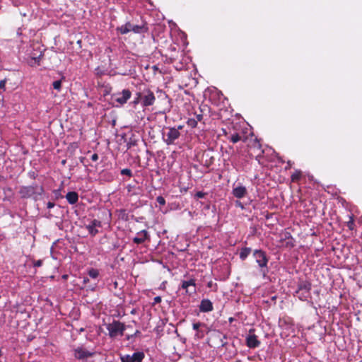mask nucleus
<instances>
[{
    "instance_id": "obj_35",
    "label": "nucleus",
    "mask_w": 362,
    "mask_h": 362,
    "mask_svg": "<svg viewBox=\"0 0 362 362\" xmlns=\"http://www.w3.org/2000/svg\"><path fill=\"white\" fill-rule=\"evenodd\" d=\"M236 206H240L241 208H243V206L241 204V202H238V201L236 202Z\"/></svg>"
},
{
    "instance_id": "obj_38",
    "label": "nucleus",
    "mask_w": 362,
    "mask_h": 362,
    "mask_svg": "<svg viewBox=\"0 0 362 362\" xmlns=\"http://www.w3.org/2000/svg\"><path fill=\"white\" fill-rule=\"evenodd\" d=\"M1 93V90L0 89V93Z\"/></svg>"
},
{
    "instance_id": "obj_37",
    "label": "nucleus",
    "mask_w": 362,
    "mask_h": 362,
    "mask_svg": "<svg viewBox=\"0 0 362 362\" xmlns=\"http://www.w3.org/2000/svg\"><path fill=\"white\" fill-rule=\"evenodd\" d=\"M88 281V279H87L86 278L83 279L84 283H86Z\"/></svg>"
},
{
    "instance_id": "obj_4",
    "label": "nucleus",
    "mask_w": 362,
    "mask_h": 362,
    "mask_svg": "<svg viewBox=\"0 0 362 362\" xmlns=\"http://www.w3.org/2000/svg\"><path fill=\"white\" fill-rule=\"evenodd\" d=\"M253 256L255 258L256 262L261 268L262 273L264 276L267 272V266L268 262V259L267 258L265 252L262 250H257L254 252Z\"/></svg>"
},
{
    "instance_id": "obj_13",
    "label": "nucleus",
    "mask_w": 362,
    "mask_h": 362,
    "mask_svg": "<svg viewBox=\"0 0 362 362\" xmlns=\"http://www.w3.org/2000/svg\"><path fill=\"white\" fill-rule=\"evenodd\" d=\"M93 353L83 349V348H77L74 350V356L78 359H84L93 356Z\"/></svg>"
},
{
    "instance_id": "obj_27",
    "label": "nucleus",
    "mask_w": 362,
    "mask_h": 362,
    "mask_svg": "<svg viewBox=\"0 0 362 362\" xmlns=\"http://www.w3.org/2000/svg\"><path fill=\"white\" fill-rule=\"evenodd\" d=\"M6 79H4V80L0 81V89H1L2 91H4V90H5V85H6Z\"/></svg>"
},
{
    "instance_id": "obj_28",
    "label": "nucleus",
    "mask_w": 362,
    "mask_h": 362,
    "mask_svg": "<svg viewBox=\"0 0 362 362\" xmlns=\"http://www.w3.org/2000/svg\"><path fill=\"white\" fill-rule=\"evenodd\" d=\"M194 118L197 122H201L203 119V115L202 114L195 115Z\"/></svg>"
},
{
    "instance_id": "obj_25",
    "label": "nucleus",
    "mask_w": 362,
    "mask_h": 362,
    "mask_svg": "<svg viewBox=\"0 0 362 362\" xmlns=\"http://www.w3.org/2000/svg\"><path fill=\"white\" fill-rule=\"evenodd\" d=\"M156 201L157 202L160 204V205H165V199L161 197V196H158L157 198H156Z\"/></svg>"
},
{
    "instance_id": "obj_3",
    "label": "nucleus",
    "mask_w": 362,
    "mask_h": 362,
    "mask_svg": "<svg viewBox=\"0 0 362 362\" xmlns=\"http://www.w3.org/2000/svg\"><path fill=\"white\" fill-rule=\"evenodd\" d=\"M107 329L109 332L110 337L114 338L123 335L125 330V325L119 321L115 320L107 325Z\"/></svg>"
},
{
    "instance_id": "obj_29",
    "label": "nucleus",
    "mask_w": 362,
    "mask_h": 362,
    "mask_svg": "<svg viewBox=\"0 0 362 362\" xmlns=\"http://www.w3.org/2000/svg\"><path fill=\"white\" fill-rule=\"evenodd\" d=\"M42 264V261L41 259H39V260H37V261H35L33 262V266L35 267H41Z\"/></svg>"
},
{
    "instance_id": "obj_30",
    "label": "nucleus",
    "mask_w": 362,
    "mask_h": 362,
    "mask_svg": "<svg viewBox=\"0 0 362 362\" xmlns=\"http://www.w3.org/2000/svg\"><path fill=\"white\" fill-rule=\"evenodd\" d=\"M205 196V193L202 192H197L195 194V197L198 199H201V198H203Z\"/></svg>"
},
{
    "instance_id": "obj_10",
    "label": "nucleus",
    "mask_w": 362,
    "mask_h": 362,
    "mask_svg": "<svg viewBox=\"0 0 362 362\" xmlns=\"http://www.w3.org/2000/svg\"><path fill=\"white\" fill-rule=\"evenodd\" d=\"M182 288L185 289L186 293L192 294L196 292V284L194 279L183 281L181 285Z\"/></svg>"
},
{
    "instance_id": "obj_2",
    "label": "nucleus",
    "mask_w": 362,
    "mask_h": 362,
    "mask_svg": "<svg viewBox=\"0 0 362 362\" xmlns=\"http://www.w3.org/2000/svg\"><path fill=\"white\" fill-rule=\"evenodd\" d=\"M182 129V126L180 125L176 127H165L163 129L162 138L163 141L167 145H172L175 144V141L177 140L180 136V129Z\"/></svg>"
},
{
    "instance_id": "obj_17",
    "label": "nucleus",
    "mask_w": 362,
    "mask_h": 362,
    "mask_svg": "<svg viewBox=\"0 0 362 362\" xmlns=\"http://www.w3.org/2000/svg\"><path fill=\"white\" fill-rule=\"evenodd\" d=\"M66 199L70 204H75L78 200V195L76 192H69L66 194Z\"/></svg>"
},
{
    "instance_id": "obj_34",
    "label": "nucleus",
    "mask_w": 362,
    "mask_h": 362,
    "mask_svg": "<svg viewBox=\"0 0 362 362\" xmlns=\"http://www.w3.org/2000/svg\"><path fill=\"white\" fill-rule=\"evenodd\" d=\"M54 206V204L53 202H48L47 204V207L48 209H52Z\"/></svg>"
},
{
    "instance_id": "obj_12",
    "label": "nucleus",
    "mask_w": 362,
    "mask_h": 362,
    "mask_svg": "<svg viewBox=\"0 0 362 362\" xmlns=\"http://www.w3.org/2000/svg\"><path fill=\"white\" fill-rule=\"evenodd\" d=\"M232 194L235 197L242 199L247 195V189L243 185H238L233 189Z\"/></svg>"
},
{
    "instance_id": "obj_5",
    "label": "nucleus",
    "mask_w": 362,
    "mask_h": 362,
    "mask_svg": "<svg viewBox=\"0 0 362 362\" xmlns=\"http://www.w3.org/2000/svg\"><path fill=\"white\" fill-rule=\"evenodd\" d=\"M311 288V285L309 282L302 281L298 285V289L296 291L298 298L302 300H307L310 293V290Z\"/></svg>"
},
{
    "instance_id": "obj_21",
    "label": "nucleus",
    "mask_w": 362,
    "mask_h": 362,
    "mask_svg": "<svg viewBox=\"0 0 362 362\" xmlns=\"http://www.w3.org/2000/svg\"><path fill=\"white\" fill-rule=\"evenodd\" d=\"M197 123L194 117L188 119L187 122V125L192 128H195L197 126Z\"/></svg>"
},
{
    "instance_id": "obj_7",
    "label": "nucleus",
    "mask_w": 362,
    "mask_h": 362,
    "mask_svg": "<svg viewBox=\"0 0 362 362\" xmlns=\"http://www.w3.org/2000/svg\"><path fill=\"white\" fill-rule=\"evenodd\" d=\"M118 30L122 34H127L130 31H133L135 33H140L144 32V27L133 25L130 23H127L126 24L118 28Z\"/></svg>"
},
{
    "instance_id": "obj_39",
    "label": "nucleus",
    "mask_w": 362,
    "mask_h": 362,
    "mask_svg": "<svg viewBox=\"0 0 362 362\" xmlns=\"http://www.w3.org/2000/svg\"><path fill=\"white\" fill-rule=\"evenodd\" d=\"M359 362H362V361H359Z\"/></svg>"
},
{
    "instance_id": "obj_11",
    "label": "nucleus",
    "mask_w": 362,
    "mask_h": 362,
    "mask_svg": "<svg viewBox=\"0 0 362 362\" xmlns=\"http://www.w3.org/2000/svg\"><path fill=\"white\" fill-rule=\"evenodd\" d=\"M149 237L148 231L142 230L136 233V235L133 238V242L136 244H141L148 240Z\"/></svg>"
},
{
    "instance_id": "obj_20",
    "label": "nucleus",
    "mask_w": 362,
    "mask_h": 362,
    "mask_svg": "<svg viewBox=\"0 0 362 362\" xmlns=\"http://www.w3.org/2000/svg\"><path fill=\"white\" fill-rule=\"evenodd\" d=\"M300 177H301V172L296 170L294 173L292 174L291 180L293 182H296L300 180Z\"/></svg>"
},
{
    "instance_id": "obj_36",
    "label": "nucleus",
    "mask_w": 362,
    "mask_h": 362,
    "mask_svg": "<svg viewBox=\"0 0 362 362\" xmlns=\"http://www.w3.org/2000/svg\"><path fill=\"white\" fill-rule=\"evenodd\" d=\"M41 56L42 55L40 54V55H39L38 57H33V59L36 60L37 59H39L41 57Z\"/></svg>"
},
{
    "instance_id": "obj_18",
    "label": "nucleus",
    "mask_w": 362,
    "mask_h": 362,
    "mask_svg": "<svg viewBox=\"0 0 362 362\" xmlns=\"http://www.w3.org/2000/svg\"><path fill=\"white\" fill-rule=\"evenodd\" d=\"M251 249L249 247L243 248L240 252V257L241 259H245L247 256L250 254Z\"/></svg>"
},
{
    "instance_id": "obj_14",
    "label": "nucleus",
    "mask_w": 362,
    "mask_h": 362,
    "mask_svg": "<svg viewBox=\"0 0 362 362\" xmlns=\"http://www.w3.org/2000/svg\"><path fill=\"white\" fill-rule=\"evenodd\" d=\"M213 304L209 299H203L199 305V310L203 313H207L213 310Z\"/></svg>"
},
{
    "instance_id": "obj_31",
    "label": "nucleus",
    "mask_w": 362,
    "mask_h": 362,
    "mask_svg": "<svg viewBox=\"0 0 362 362\" xmlns=\"http://www.w3.org/2000/svg\"><path fill=\"white\" fill-rule=\"evenodd\" d=\"M201 325H202V323H200V322H197V323H194V324L192 325V327H193V329H194V330H197H197L199 329V328L200 327V326H201Z\"/></svg>"
},
{
    "instance_id": "obj_15",
    "label": "nucleus",
    "mask_w": 362,
    "mask_h": 362,
    "mask_svg": "<svg viewBox=\"0 0 362 362\" xmlns=\"http://www.w3.org/2000/svg\"><path fill=\"white\" fill-rule=\"evenodd\" d=\"M100 226V222L97 220H93L91 221V223L88 225H87L86 227L87 230H88L89 233L94 236L96 235L98 232L97 228Z\"/></svg>"
},
{
    "instance_id": "obj_23",
    "label": "nucleus",
    "mask_w": 362,
    "mask_h": 362,
    "mask_svg": "<svg viewBox=\"0 0 362 362\" xmlns=\"http://www.w3.org/2000/svg\"><path fill=\"white\" fill-rule=\"evenodd\" d=\"M241 137L238 134H234L231 135L230 136V141H232L233 144L237 143L240 140Z\"/></svg>"
},
{
    "instance_id": "obj_8",
    "label": "nucleus",
    "mask_w": 362,
    "mask_h": 362,
    "mask_svg": "<svg viewBox=\"0 0 362 362\" xmlns=\"http://www.w3.org/2000/svg\"><path fill=\"white\" fill-rule=\"evenodd\" d=\"M144 358V354L141 351L134 352L132 355H124L120 357L122 362H141Z\"/></svg>"
},
{
    "instance_id": "obj_26",
    "label": "nucleus",
    "mask_w": 362,
    "mask_h": 362,
    "mask_svg": "<svg viewBox=\"0 0 362 362\" xmlns=\"http://www.w3.org/2000/svg\"><path fill=\"white\" fill-rule=\"evenodd\" d=\"M354 226V222L352 218L347 222V226L350 230H353Z\"/></svg>"
},
{
    "instance_id": "obj_32",
    "label": "nucleus",
    "mask_w": 362,
    "mask_h": 362,
    "mask_svg": "<svg viewBox=\"0 0 362 362\" xmlns=\"http://www.w3.org/2000/svg\"><path fill=\"white\" fill-rule=\"evenodd\" d=\"M98 159V155L97 153H93L92 156H91V160L93 161H96Z\"/></svg>"
},
{
    "instance_id": "obj_24",
    "label": "nucleus",
    "mask_w": 362,
    "mask_h": 362,
    "mask_svg": "<svg viewBox=\"0 0 362 362\" xmlns=\"http://www.w3.org/2000/svg\"><path fill=\"white\" fill-rule=\"evenodd\" d=\"M121 174L130 177V176H132V171L129 169L125 168V169L122 170Z\"/></svg>"
},
{
    "instance_id": "obj_22",
    "label": "nucleus",
    "mask_w": 362,
    "mask_h": 362,
    "mask_svg": "<svg viewBox=\"0 0 362 362\" xmlns=\"http://www.w3.org/2000/svg\"><path fill=\"white\" fill-rule=\"evenodd\" d=\"M52 86L55 90L59 91L62 87V81L60 80L55 81L53 82Z\"/></svg>"
},
{
    "instance_id": "obj_33",
    "label": "nucleus",
    "mask_w": 362,
    "mask_h": 362,
    "mask_svg": "<svg viewBox=\"0 0 362 362\" xmlns=\"http://www.w3.org/2000/svg\"><path fill=\"white\" fill-rule=\"evenodd\" d=\"M161 301V298L160 296H156L154 298V303H158Z\"/></svg>"
},
{
    "instance_id": "obj_16",
    "label": "nucleus",
    "mask_w": 362,
    "mask_h": 362,
    "mask_svg": "<svg viewBox=\"0 0 362 362\" xmlns=\"http://www.w3.org/2000/svg\"><path fill=\"white\" fill-rule=\"evenodd\" d=\"M259 344H260V342L257 339V337L256 335H255V334L249 335L247 337V345L248 347L256 348V347L259 346Z\"/></svg>"
},
{
    "instance_id": "obj_6",
    "label": "nucleus",
    "mask_w": 362,
    "mask_h": 362,
    "mask_svg": "<svg viewBox=\"0 0 362 362\" xmlns=\"http://www.w3.org/2000/svg\"><path fill=\"white\" fill-rule=\"evenodd\" d=\"M140 97L142 105L144 107L152 105L156 100L153 93L150 90H144Z\"/></svg>"
},
{
    "instance_id": "obj_9",
    "label": "nucleus",
    "mask_w": 362,
    "mask_h": 362,
    "mask_svg": "<svg viewBox=\"0 0 362 362\" xmlns=\"http://www.w3.org/2000/svg\"><path fill=\"white\" fill-rule=\"evenodd\" d=\"M131 95L132 93L129 90L124 89L121 93H115L114 95V99L120 105H124L131 98Z\"/></svg>"
},
{
    "instance_id": "obj_1",
    "label": "nucleus",
    "mask_w": 362,
    "mask_h": 362,
    "mask_svg": "<svg viewBox=\"0 0 362 362\" xmlns=\"http://www.w3.org/2000/svg\"><path fill=\"white\" fill-rule=\"evenodd\" d=\"M43 192V187L37 185L22 186L19 189V194L22 198L32 197L35 200L40 199Z\"/></svg>"
},
{
    "instance_id": "obj_19",
    "label": "nucleus",
    "mask_w": 362,
    "mask_h": 362,
    "mask_svg": "<svg viewBox=\"0 0 362 362\" xmlns=\"http://www.w3.org/2000/svg\"><path fill=\"white\" fill-rule=\"evenodd\" d=\"M88 275L90 278L92 279H97L98 275H99V272L97 269H90L89 271H88Z\"/></svg>"
}]
</instances>
